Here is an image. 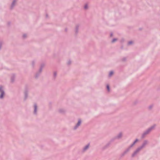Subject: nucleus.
Here are the masks:
<instances>
[{
	"label": "nucleus",
	"mask_w": 160,
	"mask_h": 160,
	"mask_svg": "<svg viewBox=\"0 0 160 160\" xmlns=\"http://www.w3.org/2000/svg\"><path fill=\"white\" fill-rule=\"evenodd\" d=\"M0 92L1 93V94L0 95V98H2L4 94V93L2 90L1 88L0 87Z\"/></svg>",
	"instance_id": "obj_1"
},
{
	"label": "nucleus",
	"mask_w": 160,
	"mask_h": 160,
	"mask_svg": "<svg viewBox=\"0 0 160 160\" xmlns=\"http://www.w3.org/2000/svg\"><path fill=\"white\" fill-rule=\"evenodd\" d=\"M81 121H79H79H78V123L77 124V126H79V125H80V124H81Z\"/></svg>",
	"instance_id": "obj_2"
},
{
	"label": "nucleus",
	"mask_w": 160,
	"mask_h": 160,
	"mask_svg": "<svg viewBox=\"0 0 160 160\" xmlns=\"http://www.w3.org/2000/svg\"><path fill=\"white\" fill-rule=\"evenodd\" d=\"M89 145H87L84 148V149L85 150L87 149L89 147Z\"/></svg>",
	"instance_id": "obj_3"
},
{
	"label": "nucleus",
	"mask_w": 160,
	"mask_h": 160,
	"mask_svg": "<svg viewBox=\"0 0 160 160\" xmlns=\"http://www.w3.org/2000/svg\"><path fill=\"white\" fill-rule=\"evenodd\" d=\"M113 74V72H111L109 74V75L110 76H111Z\"/></svg>",
	"instance_id": "obj_4"
},
{
	"label": "nucleus",
	"mask_w": 160,
	"mask_h": 160,
	"mask_svg": "<svg viewBox=\"0 0 160 160\" xmlns=\"http://www.w3.org/2000/svg\"><path fill=\"white\" fill-rule=\"evenodd\" d=\"M34 112H36V109H37V106L36 105L34 106Z\"/></svg>",
	"instance_id": "obj_5"
},
{
	"label": "nucleus",
	"mask_w": 160,
	"mask_h": 160,
	"mask_svg": "<svg viewBox=\"0 0 160 160\" xmlns=\"http://www.w3.org/2000/svg\"><path fill=\"white\" fill-rule=\"evenodd\" d=\"M107 88L108 91H109V88L108 85H107Z\"/></svg>",
	"instance_id": "obj_6"
},
{
	"label": "nucleus",
	"mask_w": 160,
	"mask_h": 160,
	"mask_svg": "<svg viewBox=\"0 0 160 160\" xmlns=\"http://www.w3.org/2000/svg\"><path fill=\"white\" fill-rule=\"evenodd\" d=\"M116 39H114L112 41V42H115V41H116Z\"/></svg>",
	"instance_id": "obj_7"
},
{
	"label": "nucleus",
	"mask_w": 160,
	"mask_h": 160,
	"mask_svg": "<svg viewBox=\"0 0 160 160\" xmlns=\"http://www.w3.org/2000/svg\"><path fill=\"white\" fill-rule=\"evenodd\" d=\"M84 8L85 9H87V5H86L84 7Z\"/></svg>",
	"instance_id": "obj_8"
},
{
	"label": "nucleus",
	"mask_w": 160,
	"mask_h": 160,
	"mask_svg": "<svg viewBox=\"0 0 160 160\" xmlns=\"http://www.w3.org/2000/svg\"><path fill=\"white\" fill-rule=\"evenodd\" d=\"M132 43V42H128V44H131Z\"/></svg>",
	"instance_id": "obj_9"
},
{
	"label": "nucleus",
	"mask_w": 160,
	"mask_h": 160,
	"mask_svg": "<svg viewBox=\"0 0 160 160\" xmlns=\"http://www.w3.org/2000/svg\"><path fill=\"white\" fill-rule=\"evenodd\" d=\"M137 141V140H136L134 142V143H135Z\"/></svg>",
	"instance_id": "obj_10"
}]
</instances>
